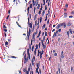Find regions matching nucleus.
I'll use <instances>...</instances> for the list:
<instances>
[{
	"label": "nucleus",
	"instance_id": "obj_1",
	"mask_svg": "<svg viewBox=\"0 0 74 74\" xmlns=\"http://www.w3.org/2000/svg\"><path fill=\"white\" fill-rule=\"evenodd\" d=\"M30 32H31V30L30 29H29V32L28 30L27 31V38L28 40H29V37H30Z\"/></svg>",
	"mask_w": 74,
	"mask_h": 74
},
{
	"label": "nucleus",
	"instance_id": "obj_2",
	"mask_svg": "<svg viewBox=\"0 0 74 74\" xmlns=\"http://www.w3.org/2000/svg\"><path fill=\"white\" fill-rule=\"evenodd\" d=\"M44 54V50H42V51H41L40 53V59H41V58H42V54Z\"/></svg>",
	"mask_w": 74,
	"mask_h": 74
},
{
	"label": "nucleus",
	"instance_id": "obj_3",
	"mask_svg": "<svg viewBox=\"0 0 74 74\" xmlns=\"http://www.w3.org/2000/svg\"><path fill=\"white\" fill-rule=\"evenodd\" d=\"M32 39L33 40V41L35 42V33H34L33 35Z\"/></svg>",
	"mask_w": 74,
	"mask_h": 74
},
{
	"label": "nucleus",
	"instance_id": "obj_4",
	"mask_svg": "<svg viewBox=\"0 0 74 74\" xmlns=\"http://www.w3.org/2000/svg\"><path fill=\"white\" fill-rule=\"evenodd\" d=\"M61 58L63 59L64 58V56H63V51H62L61 54Z\"/></svg>",
	"mask_w": 74,
	"mask_h": 74
},
{
	"label": "nucleus",
	"instance_id": "obj_5",
	"mask_svg": "<svg viewBox=\"0 0 74 74\" xmlns=\"http://www.w3.org/2000/svg\"><path fill=\"white\" fill-rule=\"evenodd\" d=\"M27 53L28 56V58L29 59H30V54L29 53V51H27Z\"/></svg>",
	"mask_w": 74,
	"mask_h": 74
},
{
	"label": "nucleus",
	"instance_id": "obj_6",
	"mask_svg": "<svg viewBox=\"0 0 74 74\" xmlns=\"http://www.w3.org/2000/svg\"><path fill=\"white\" fill-rule=\"evenodd\" d=\"M28 61V59L27 58H25L24 59V63H26Z\"/></svg>",
	"mask_w": 74,
	"mask_h": 74
},
{
	"label": "nucleus",
	"instance_id": "obj_7",
	"mask_svg": "<svg viewBox=\"0 0 74 74\" xmlns=\"http://www.w3.org/2000/svg\"><path fill=\"white\" fill-rule=\"evenodd\" d=\"M64 18H65L67 16V13H64Z\"/></svg>",
	"mask_w": 74,
	"mask_h": 74
},
{
	"label": "nucleus",
	"instance_id": "obj_8",
	"mask_svg": "<svg viewBox=\"0 0 74 74\" xmlns=\"http://www.w3.org/2000/svg\"><path fill=\"white\" fill-rule=\"evenodd\" d=\"M42 45L43 49H44L45 48H46V45H44V43L43 44H42Z\"/></svg>",
	"mask_w": 74,
	"mask_h": 74
},
{
	"label": "nucleus",
	"instance_id": "obj_9",
	"mask_svg": "<svg viewBox=\"0 0 74 74\" xmlns=\"http://www.w3.org/2000/svg\"><path fill=\"white\" fill-rule=\"evenodd\" d=\"M38 0H36L35 1V4L36 5V6H37L38 5Z\"/></svg>",
	"mask_w": 74,
	"mask_h": 74
},
{
	"label": "nucleus",
	"instance_id": "obj_10",
	"mask_svg": "<svg viewBox=\"0 0 74 74\" xmlns=\"http://www.w3.org/2000/svg\"><path fill=\"white\" fill-rule=\"evenodd\" d=\"M60 27V24H59L56 27V28H57V29H59Z\"/></svg>",
	"mask_w": 74,
	"mask_h": 74
},
{
	"label": "nucleus",
	"instance_id": "obj_11",
	"mask_svg": "<svg viewBox=\"0 0 74 74\" xmlns=\"http://www.w3.org/2000/svg\"><path fill=\"white\" fill-rule=\"evenodd\" d=\"M17 57H15V56H12L11 57V58H12V59H16Z\"/></svg>",
	"mask_w": 74,
	"mask_h": 74
},
{
	"label": "nucleus",
	"instance_id": "obj_12",
	"mask_svg": "<svg viewBox=\"0 0 74 74\" xmlns=\"http://www.w3.org/2000/svg\"><path fill=\"white\" fill-rule=\"evenodd\" d=\"M29 24V27H30V28L32 29V23L31 24V23H30Z\"/></svg>",
	"mask_w": 74,
	"mask_h": 74
},
{
	"label": "nucleus",
	"instance_id": "obj_13",
	"mask_svg": "<svg viewBox=\"0 0 74 74\" xmlns=\"http://www.w3.org/2000/svg\"><path fill=\"white\" fill-rule=\"evenodd\" d=\"M71 23H70V22H69L67 26H71Z\"/></svg>",
	"mask_w": 74,
	"mask_h": 74
},
{
	"label": "nucleus",
	"instance_id": "obj_14",
	"mask_svg": "<svg viewBox=\"0 0 74 74\" xmlns=\"http://www.w3.org/2000/svg\"><path fill=\"white\" fill-rule=\"evenodd\" d=\"M66 24L65 23H62V24H61V25H60L61 26H63H63H64V25H66Z\"/></svg>",
	"mask_w": 74,
	"mask_h": 74
},
{
	"label": "nucleus",
	"instance_id": "obj_15",
	"mask_svg": "<svg viewBox=\"0 0 74 74\" xmlns=\"http://www.w3.org/2000/svg\"><path fill=\"white\" fill-rule=\"evenodd\" d=\"M36 16H37V14H36L35 15L34 18V21H36V19H37V17H36Z\"/></svg>",
	"mask_w": 74,
	"mask_h": 74
},
{
	"label": "nucleus",
	"instance_id": "obj_16",
	"mask_svg": "<svg viewBox=\"0 0 74 74\" xmlns=\"http://www.w3.org/2000/svg\"><path fill=\"white\" fill-rule=\"evenodd\" d=\"M44 13H45V10H44L42 14V16H44Z\"/></svg>",
	"mask_w": 74,
	"mask_h": 74
},
{
	"label": "nucleus",
	"instance_id": "obj_17",
	"mask_svg": "<svg viewBox=\"0 0 74 74\" xmlns=\"http://www.w3.org/2000/svg\"><path fill=\"white\" fill-rule=\"evenodd\" d=\"M36 48L35 49V50H37V49H38V45H36Z\"/></svg>",
	"mask_w": 74,
	"mask_h": 74
},
{
	"label": "nucleus",
	"instance_id": "obj_18",
	"mask_svg": "<svg viewBox=\"0 0 74 74\" xmlns=\"http://www.w3.org/2000/svg\"><path fill=\"white\" fill-rule=\"evenodd\" d=\"M32 62V66H34V63H33V59H32L31 60Z\"/></svg>",
	"mask_w": 74,
	"mask_h": 74
},
{
	"label": "nucleus",
	"instance_id": "obj_19",
	"mask_svg": "<svg viewBox=\"0 0 74 74\" xmlns=\"http://www.w3.org/2000/svg\"><path fill=\"white\" fill-rule=\"evenodd\" d=\"M70 34V32L68 31L67 32V34L68 37H69V34Z\"/></svg>",
	"mask_w": 74,
	"mask_h": 74
},
{
	"label": "nucleus",
	"instance_id": "obj_20",
	"mask_svg": "<svg viewBox=\"0 0 74 74\" xmlns=\"http://www.w3.org/2000/svg\"><path fill=\"white\" fill-rule=\"evenodd\" d=\"M26 68L25 67L24 69L23 70V71H24V72H26Z\"/></svg>",
	"mask_w": 74,
	"mask_h": 74
},
{
	"label": "nucleus",
	"instance_id": "obj_21",
	"mask_svg": "<svg viewBox=\"0 0 74 74\" xmlns=\"http://www.w3.org/2000/svg\"><path fill=\"white\" fill-rule=\"evenodd\" d=\"M28 25H29V24H30V20L29 18H28Z\"/></svg>",
	"mask_w": 74,
	"mask_h": 74
},
{
	"label": "nucleus",
	"instance_id": "obj_22",
	"mask_svg": "<svg viewBox=\"0 0 74 74\" xmlns=\"http://www.w3.org/2000/svg\"><path fill=\"white\" fill-rule=\"evenodd\" d=\"M39 51H40V50H38V55H37V56H39V55H40V52Z\"/></svg>",
	"mask_w": 74,
	"mask_h": 74
},
{
	"label": "nucleus",
	"instance_id": "obj_23",
	"mask_svg": "<svg viewBox=\"0 0 74 74\" xmlns=\"http://www.w3.org/2000/svg\"><path fill=\"white\" fill-rule=\"evenodd\" d=\"M30 9V7H28L27 8V11H28V13L29 14V9Z\"/></svg>",
	"mask_w": 74,
	"mask_h": 74
},
{
	"label": "nucleus",
	"instance_id": "obj_24",
	"mask_svg": "<svg viewBox=\"0 0 74 74\" xmlns=\"http://www.w3.org/2000/svg\"><path fill=\"white\" fill-rule=\"evenodd\" d=\"M45 24H44L43 25V26H42V29H44V28H45Z\"/></svg>",
	"mask_w": 74,
	"mask_h": 74
},
{
	"label": "nucleus",
	"instance_id": "obj_25",
	"mask_svg": "<svg viewBox=\"0 0 74 74\" xmlns=\"http://www.w3.org/2000/svg\"><path fill=\"white\" fill-rule=\"evenodd\" d=\"M40 4H38V5L37 7V9H38H38H39V8H40Z\"/></svg>",
	"mask_w": 74,
	"mask_h": 74
},
{
	"label": "nucleus",
	"instance_id": "obj_26",
	"mask_svg": "<svg viewBox=\"0 0 74 74\" xmlns=\"http://www.w3.org/2000/svg\"><path fill=\"white\" fill-rule=\"evenodd\" d=\"M71 14H72V15H74V11L71 12Z\"/></svg>",
	"mask_w": 74,
	"mask_h": 74
},
{
	"label": "nucleus",
	"instance_id": "obj_27",
	"mask_svg": "<svg viewBox=\"0 0 74 74\" xmlns=\"http://www.w3.org/2000/svg\"><path fill=\"white\" fill-rule=\"evenodd\" d=\"M36 12V7H34V13H35V12Z\"/></svg>",
	"mask_w": 74,
	"mask_h": 74
},
{
	"label": "nucleus",
	"instance_id": "obj_28",
	"mask_svg": "<svg viewBox=\"0 0 74 74\" xmlns=\"http://www.w3.org/2000/svg\"><path fill=\"white\" fill-rule=\"evenodd\" d=\"M69 31L70 32L71 34H72V31L71 30V29H69Z\"/></svg>",
	"mask_w": 74,
	"mask_h": 74
},
{
	"label": "nucleus",
	"instance_id": "obj_29",
	"mask_svg": "<svg viewBox=\"0 0 74 74\" xmlns=\"http://www.w3.org/2000/svg\"><path fill=\"white\" fill-rule=\"evenodd\" d=\"M43 2H44L43 5H44L45 4V0H43Z\"/></svg>",
	"mask_w": 74,
	"mask_h": 74
},
{
	"label": "nucleus",
	"instance_id": "obj_30",
	"mask_svg": "<svg viewBox=\"0 0 74 74\" xmlns=\"http://www.w3.org/2000/svg\"><path fill=\"white\" fill-rule=\"evenodd\" d=\"M5 45H8V42L7 41L5 43Z\"/></svg>",
	"mask_w": 74,
	"mask_h": 74
},
{
	"label": "nucleus",
	"instance_id": "obj_31",
	"mask_svg": "<svg viewBox=\"0 0 74 74\" xmlns=\"http://www.w3.org/2000/svg\"><path fill=\"white\" fill-rule=\"evenodd\" d=\"M45 37H46V36H47V32L45 31Z\"/></svg>",
	"mask_w": 74,
	"mask_h": 74
},
{
	"label": "nucleus",
	"instance_id": "obj_32",
	"mask_svg": "<svg viewBox=\"0 0 74 74\" xmlns=\"http://www.w3.org/2000/svg\"><path fill=\"white\" fill-rule=\"evenodd\" d=\"M45 40H44V39H43L42 40H41V43H42V44H44V41Z\"/></svg>",
	"mask_w": 74,
	"mask_h": 74
},
{
	"label": "nucleus",
	"instance_id": "obj_33",
	"mask_svg": "<svg viewBox=\"0 0 74 74\" xmlns=\"http://www.w3.org/2000/svg\"><path fill=\"white\" fill-rule=\"evenodd\" d=\"M38 45L39 48H40V47H41V43L40 42L39 44Z\"/></svg>",
	"mask_w": 74,
	"mask_h": 74
},
{
	"label": "nucleus",
	"instance_id": "obj_34",
	"mask_svg": "<svg viewBox=\"0 0 74 74\" xmlns=\"http://www.w3.org/2000/svg\"><path fill=\"white\" fill-rule=\"evenodd\" d=\"M73 70V67H71V71H72Z\"/></svg>",
	"mask_w": 74,
	"mask_h": 74
},
{
	"label": "nucleus",
	"instance_id": "obj_35",
	"mask_svg": "<svg viewBox=\"0 0 74 74\" xmlns=\"http://www.w3.org/2000/svg\"><path fill=\"white\" fill-rule=\"evenodd\" d=\"M24 59H26V54H25L24 56Z\"/></svg>",
	"mask_w": 74,
	"mask_h": 74
},
{
	"label": "nucleus",
	"instance_id": "obj_36",
	"mask_svg": "<svg viewBox=\"0 0 74 74\" xmlns=\"http://www.w3.org/2000/svg\"><path fill=\"white\" fill-rule=\"evenodd\" d=\"M33 49H34V46H33L32 48V51L33 52Z\"/></svg>",
	"mask_w": 74,
	"mask_h": 74
},
{
	"label": "nucleus",
	"instance_id": "obj_37",
	"mask_svg": "<svg viewBox=\"0 0 74 74\" xmlns=\"http://www.w3.org/2000/svg\"><path fill=\"white\" fill-rule=\"evenodd\" d=\"M16 23H17V24L18 25V26H19V27H21V26H20V25H19V24H18V23L17 22H16Z\"/></svg>",
	"mask_w": 74,
	"mask_h": 74
},
{
	"label": "nucleus",
	"instance_id": "obj_38",
	"mask_svg": "<svg viewBox=\"0 0 74 74\" xmlns=\"http://www.w3.org/2000/svg\"><path fill=\"white\" fill-rule=\"evenodd\" d=\"M50 10V8H49V10H48V13L49 14V13L50 12L49 11Z\"/></svg>",
	"mask_w": 74,
	"mask_h": 74
},
{
	"label": "nucleus",
	"instance_id": "obj_39",
	"mask_svg": "<svg viewBox=\"0 0 74 74\" xmlns=\"http://www.w3.org/2000/svg\"><path fill=\"white\" fill-rule=\"evenodd\" d=\"M29 48L30 49H32V46H31V44H29Z\"/></svg>",
	"mask_w": 74,
	"mask_h": 74
},
{
	"label": "nucleus",
	"instance_id": "obj_40",
	"mask_svg": "<svg viewBox=\"0 0 74 74\" xmlns=\"http://www.w3.org/2000/svg\"><path fill=\"white\" fill-rule=\"evenodd\" d=\"M37 51V50H35L34 51V54H35V55H36V52Z\"/></svg>",
	"mask_w": 74,
	"mask_h": 74
},
{
	"label": "nucleus",
	"instance_id": "obj_41",
	"mask_svg": "<svg viewBox=\"0 0 74 74\" xmlns=\"http://www.w3.org/2000/svg\"><path fill=\"white\" fill-rule=\"evenodd\" d=\"M3 28H4L5 29H6L7 28V27H6V26H5V25H4L3 26Z\"/></svg>",
	"mask_w": 74,
	"mask_h": 74
},
{
	"label": "nucleus",
	"instance_id": "obj_42",
	"mask_svg": "<svg viewBox=\"0 0 74 74\" xmlns=\"http://www.w3.org/2000/svg\"><path fill=\"white\" fill-rule=\"evenodd\" d=\"M41 30H40L39 31V34H38L39 35H40V34H41Z\"/></svg>",
	"mask_w": 74,
	"mask_h": 74
},
{
	"label": "nucleus",
	"instance_id": "obj_43",
	"mask_svg": "<svg viewBox=\"0 0 74 74\" xmlns=\"http://www.w3.org/2000/svg\"><path fill=\"white\" fill-rule=\"evenodd\" d=\"M33 7V5L32 4H30V8H32Z\"/></svg>",
	"mask_w": 74,
	"mask_h": 74
},
{
	"label": "nucleus",
	"instance_id": "obj_44",
	"mask_svg": "<svg viewBox=\"0 0 74 74\" xmlns=\"http://www.w3.org/2000/svg\"><path fill=\"white\" fill-rule=\"evenodd\" d=\"M41 21H42V17H40V23H41Z\"/></svg>",
	"mask_w": 74,
	"mask_h": 74
},
{
	"label": "nucleus",
	"instance_id": "obj_45",
	"mask_svg": "<svg viewBox=\"0 0 74 74\" xmlns=\"http://www.w3.org/2000/svg\"><path fill=\"white\" fill-rule=\"evenodd\" d=\"M54 35L56 37V32H54Z\"/></svg>",
	"mask_w": 74,
	"mask_h": 74
},
{
	"label": "nucleus",
	"instance_id": "obj_46",
	"mask_svg": "<svg viewBox=\"0 0 74 74\" xmlns=\"http://www.w3.org/2000/svg\"><path fill=\"white\" fill-rule=\"evenodd\" d=\"M48 6H49V2H50V0H48Z\"/></svg>",
	"mask_w": 74,
	"mask_h": 74
},
{
	"label": "nucleus",
	"instance_id": "obj_47",
	"mask_svg": "<svg viewBox=\"0 0 74 74\" xmlns=\"http://www.w3.org/2000/svg\"><path fill=\"white\" fill-rule=\"evenodd\" d=\"M4 34H5V37H7V35L6 34V33L5 32H4Z\"/></svg>",
	"mask_w": 74,
	"mask_h": 74
},
{
	"label": "nucleus",
	"instance_id": "obj_48",
	"mask_svg": "<svg viewBox=\"0 0 74 74\" xmlns=\"http://www.w3.org/2000/svg\"><path fill=\"white\" fill-rule=\"evenodd\" d=\"M54 56H57V53H55L54 54Z\"/></svg>",
	"mask_w": 74,
	"mask_h": 74
},
{
	"label": "nucleus",
	"instance_id": "obj_49",
	"mask_svg": "<svg viewBox=\"0 0 74 74\" xmlns=\"http://www.w3.org/2000/svg\"><path fill=\"white\" fill-rule=\"evenodd\" d=\"M55 52H56V50H54L53 51V53H55Z\"/></svg>",
	"mask_w": 74,
	"mask_h": 74
},
{
	"label": "nucleus",
	"instance_id": "obj_50",
	"mask_svg": "<svg viewBox=\"0 0 74 74\" xmlns=\"http://www.w3.org/2000/svg\"><path fill=\"white\" fill-rule=\"evenodd\" d=\"M67 26L66 25V24L65 25H64V28H66V26Z\"/></svg>",
	"mask_w": 74,
	"mask_h": 74
},
{
	"label": "nucleus",
	"instance_id": "obj_51",
	"mask_svg": "<svg viewBox=\"0 0 74 74\" xmlns=\"http://www.w3.org/2000/svg\"><path fill=\"white\" fill-rule=\"evenodd\" d=\"M41 10H40L39 11V15H40L41 14Z\"/></svg>",
	"mask_w": 74,
	"mask_h": 74
},
{
	"label": "nucleus",
	"instance_id": "obj_52",
	"mask_svg": "<svg viewBox=\"0 0 74 74\" xmlns=\"http://www.w3.org/2000/svg\"><path fill=\"white\" fill-rule=\"evenodd\" d=\"M11 39H8V41H9V42H11Z\"/></svg>",
	"mask_w": 74,
	"mask_h": 74
},
{
	"label": "nucleus",
	"instance_id": "obj_53",
	"mask_svg": "<svg viewBox=\"0 0 74 74\" xmlns=\"http://www.w3.org/2000/svg\"><path fill=\"white\" fill-rule=\"evenodd\" d=\"M33 59H34V61L35 60V56H33Z\"/></svg>",
	"mask_w": 74,
	"mask_h": 74
},
{
	"label": "nucleus",
	"instance_id": "obj_54",
	"mask_svg": "<svg viewBox=\"0 0 74 74\" xmlns=\"http://www.w3.org/2000/svg\"><path fill=\"white\" fill-rule=\"evenodd\" d=\"M39 73L40 74H41V69L40 68L39 69Z\"/></svg>",
	"mask_w": 74,
	"mask_h": 74
},
{
	"label": "nucleus",
	"instance_id": "obj_55",
	"mask_svg": "<svg viewBox=\"0 0 74 74\" xmlns=\"http://www.w3.org/2000/svg\"><path fill=\"white\" fill-rule=\"evenodd\" d=\"M31 45H32V43H33V39H31Z\"/></svg>",
	"mask_w": 74,
	"mask_h": 74
},
{
	"label": "nucleus",
	"instance_id": "obj_56",
	"mask_svg": "<svg viewBox=\"0 0 74 74\" xmlns=\"http://www.w3.org/2000/svg\"><path fill=\"white\" fill-rule=\"evenodd\" d=\"M65 7H68V4H66Z\"/></svg>",
	"mask_w": 74,
	"mask_h": 74
},
{
	"label": "nucleus",
	"instance_id": "obj_57",
	"mask_svg": "<svg viewBox=\"0 0 74 74\" xmlns=\"http://www.w3.org/2000/svg\"><path fill=\"white\" fill-rule=\"evenodd\" d=\"M28 71H30V68L29 67L28 69Z\"/></svg>",
	"mask_w": 74,
	"mask_h": 74
},
{
	"label": "nucleus",
	"instance_id": "obj_58",
	"mask_svg": "<svg viewBox=\"0 0 74 74\" xmlns=\"http://www.w3.org/2000/svg\"><path fill=\"white\" fill-rule=\"evenodd\" d=\"M47 5H46L45 6V10L46 11V10H47Z\"/></svg>",
	"mask_w": 74,
	"mask_h": 74
},
{
	"label": "nucleus",
	"instance_id": "obj_59",
	"mask_svg": "<svg viewBox=\"0 0 74 74\" xmlns=\"http://www.w3.org/2000/svg\"><path fill=\"white\" fill-rule=\"evenodd\" d=\"M26 74H29V73H28V71L27 70L26 71Z\"/></svg>",
	"mask_w": 74,
	"mask_h": 74
},
{
	"label": "nucleus",
	"instance_id": "obj_60",
	"mask_svg": "<svg viewBox=\"0 0 74 74\" xmlns=\"http://www.w3.org/2000/svg\"><path fill=\"white\" fill-rule=\"evenodd\" d=\"M61 29H60L59 30H58V32H61Z\"/></svg>",
	"mask_w": 74,
	"mask_h": 74
},
{
	"label": "nucleus",
	"instance_id": "obj_61",
	"mask_svg": "<svg viewBox=\"0 0 74 74\" xmlns=\"http://www.w3.org/2000/svg\"><path fill=\"white\" fill-rule=\"evenodd\" d=\"M37 25H38H38H39V21H38Z\"/></svg>",
	"mask_w": 74,
	"mask_h": 74
},
{
	"label": "nucleus",
	"instance_id": "obj_62",
	"mask_svg": "<svg viewBox=\"0 0 74 74\" xmlns=\"http://www.w3.org/2000/svg\"><path fill=\"white\" fill-rule=\"evenodd\" d=\"M69 18H73V16H69Z\"/></svg>",
	"mask_w": 74,
	"mask_h": 74
},
{
	"label": "nucleus",
	"instance_id": "obj_63",
	"mask_svg": "<svg viewBox=\"0 0 74 74\" xmlns=\"http://www.w3.org/2000/svg\"><path fill=\"white\" fill-rule=\"evenodd\" d=\"M4 30L5 32H7V30L5 29H4Z\"/></svg>",
	"mask_w": 74,
	"mask_h": 74
},
{
	"label": "nucleus",
	"instance_id": "obj_64",
	"mask_svg": "<svg viewBox=\"0 0 74 74\" xmlns=\"http://www.w3.org/2000/svg\"><path fill=\"white\" fill-rule=\"evenodd\" d=\"M58 71L59 72L60 71V68H58Z\"/></svg>",
	"mask_w": 74,
	"mask_h": 74
}]
</instances>
